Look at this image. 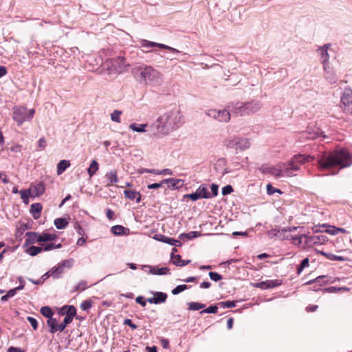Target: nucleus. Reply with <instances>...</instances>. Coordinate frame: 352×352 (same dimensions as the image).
<instances>
[{
  "instance_id": "obj_47",
  "label": "nucleus",
  "mask_w": 352,
  "mask_h": 352,
  "mask_svg": "<svg viewBox=\"0 0 352 352\" xmlns=\"http://www.w3.org/2000/svg\"><path fill=\"white\" fill-rule=\"evenodd\" d=\"M72 322V320L69 317H65L63 321L59 324V331H63L66 326L70 324Z\"/></svg>"
},
{
  "instance_id": "obj_11",
  "label": "nucleus",
  "mask_w": 352,
  "mask_h": 352,
  "mask_svg": "<svg viewBox=\"0 0 352 352\" xmlns=\"http://www.w3.org/2000/svg\"><path fill=\"white\" fill-rule=\"evenodd\" d=\"M320 135L325 138V135H323V132L320 131L319 129H314L309 126L305 131L300 133V138L304 140H315Z\"/></svg>"
},
{
  "instance_id": "obj_49",
  "label": "nucleus",
  "mask_w": 352,
  "mask_h": 352,
  "mask_svg": "<svg viewBox=\"0 0 352 352\" xmlns=\"http://www.w3.org/2000/svg\"><path fill=\"white\" fill-rule=\"evenodd\" d=\"M210 279L213 281L217 282L222 279V276L217 272H210L208 274Z\"/></svg>"
},
{
  "instance_id": "obj_64",
  "label": "nucleus",
  "mask_w": 352,
  "mask_h": 352,
  "mask_svg": "<svg viewBox=\"0 0 352 352\" xmlns=\"http://www.w3.org/2000/svg\"><path fill=\"white\" fill-rule=\"evenodd\" d=\"M8 352H25V351L23 349L19 348V347L10 346L8 348Z\"/></svg>"
},
{
  "instance_id": "obj_5",
  "label": "nucleus",
  "mask_w": 352,
  "mask_h": 352,
  "mask_svg": "<svg viewBox=\"0 0 352 352\" xmlns=\"http://www.w3.org/2000/svg\"><path fill=\"white\" fill-rule=\"evenodd\" d=\"M263 104L260 100H252L247 102H237L234 106H228L231 112L238 116L250 115L258 112Z\"/></svg>"
},
{
  "instance_id": "obj_53",
  "label": "nucleus",
  "mask_w": 352,
  "mask_h": 352,
  "mask_svg": "<svg viewBox=\"0 0 352 352\" xmlns=\"http://www.w3.org/2000/svg\"><path fill=\"white\" fill-rule=\"evenodd\" d=\"M29 190H21L19 191V194L21 195V198L23 200L25 203H26L28 201L29 194H30Z\"/></svg>"
},
{
  "instance_id": "obj_28",
  "label": "nucleus",
  "mask_w": 352,
  "mask_h": 352,
  "mask_svg": "<svg viewBox=\"0 0 352 352\" xmlns=\"http://www.w3.org/2000/svg\"><path fill=\"white\" fill-rule=\"evenodd\" d=\"M184 181L180 179L170 178L168 187L171 189H178L183 186Z\"/></svg>"
},
{
  "instance_id": "obj_4",
  "label": "nucleus",
  "mask_w": 352,
  "mask_h": 352,
  "mask_svg": "<svg viewBox=\"0 0 352 352\" xmlns=\"http://www.w3.org/2000/svg\"><path fill=\"white\" fill-rule=\"evenodd\" d=\"M133 72L140 82L146 84H159L162 81L161 74L151 66H136L133 68Z\"/></svg>"
},
{
  "instance_id": "obj_50",
  "label": "nucleus",
  "mask_w": 352,
  "mask_h": 352,
  "mask_svg": "<svg viewBox=\"0 0 352 352\" xmlns=\"http://www.w3.org/2000/svg\"><path fill=\"white\" fill-rule=\"evenodd\" d=\"M218 307L217 305H211L204 309L201 311V314L208 313V314H216L217 313Z\"/></svg>"
},
{
  "instance_id": "obj_63",
  "label": "nucleus",
  "mask_w": 352,
  "mask_h": 352,
  "mask_svg": "<svg viewBox=\"0 0 352 352\" xmlns=\"http://www.w3.org/2000/svg\"><path fill=\"white\" fill-rule=\"evenodd\" d=\"M86 289V282L85 281H81L75 287V291L77 290H85Z\"/></svg>"
},
{
  "instance_id": "obj_22",
  "label": "nucleus",
  "mask_w": 352,
  "mask_h": 352,
  "mask_svg": "<svg viewBox=\"0 0 352 352\" xmlns=\"http://www.w3.org/2000/svg\"><path fill=\"white\" fill-rule=\"evenodd\" d=\"M340 102L344 106L352 104V91L351 89H345L341 96Z\"/></svg>"
},
{
  "instance_id": "obj_14",
  "label": "nucleus",
  "mask_w": 352,
  "mask_h": 352,
  "mask_svg": "<svg viewBox=\"0 0 352 352\" xmlns=\"http://www.w3.org/2000/svg\"><path fill=\"white\" fill-rule=\"evenodd\" d=\"M281 285L280 280H267L265 281H261L254 285V287L261 288V289H267L274 288Z\"/></svg>"
},
{
  "instance_id": "obj_17",
  "label": "nucleus",
  "mask_w": 352,
  "mask_h": 352,
  "mask_svg": "<svg viewBox=\"0 0 352 352\" xmlns=\"http://www.w3.org/2000/svg\"><path fill=\"white\" fill-rule=\"evenodd\" d=\"M26 236L27 238L25 241V245L41 242V236L40 233L36 232H28L26 233Z\"/></svg>"
},
{
  "instance_id": "obj_21",
  "label": "nucleus",
  "mask_w": 352,
  "mask_h": 352,
  "mask_svg": "<svg viewBox=\"0 0 352 352\" xmlns=\"http://www.w3.org/2000/svg\"><path fill=\"white\" fill-rule=\"evenodd\" d=\"M45 185L42 182H39L34 186H32L29 191L32 192V196H40L45 192Z\"/></svg>"
},
{
  "instance_id": "obj_62",
  "label": "nucleus",
  "mask_w": 352,
  "mask_h": 352,
  "mask_svg": "<svg viewBox=\"0 0 352 352\" xmlns=\"http://www.w3.org/2000/svg\"><path fill=\"white\" fill-rule=\"evenodd\" d=\"M135 301L137 303L141 305L142 307H145L146 305L147 300H146L143 296H139L136 298Z\"/></svg>"
},
{
  "instance_id": "obj_20",
  "label": "nucleus",
  "mask_w": 352,
  "mask_h": 352,
  "mask_svg": "<svg viewBox=\"0 0 352 352\" xmlns=\"http://www.w3.org/2000/svg\"><path fill=\"white\" fill-rule=\"evenodd\" d=\"M62 315H65V317H69L73 320L74 317L76 314V309L73 305H65L61 309Z\"/></svg>"
},
{
  "instance_id": "obj_59",
  "label": "nucleus",
  "mask_w": 352,
  "mask_h": 352,
  "mask_svg": "<svg viewBox=\"0 0 352 352\" xmlns=\"http://www.w3.org/2000/svg\"><path fill=\"white\" fill-rule=\"evenodd\" d=\"M325 232L327 233H329V234H331V235H336V234H338L337 228L335 227V226H329L328 228L325 230Z\"/></svg>"
},
{
  "instance_id": "obj_2",
  "label": "nucleus",
  "mask_w": 352,
  "mask_h": 352,
  "mask_svg": "<svg viewBox=\"0 0 352 352\" xmlns=\"http://www.w3.org/2000/svg\"><path fill=\"white\" fill-rule=\"evenodd\" d=\"M318 164L321 170L338 167L340 169L349 167L352 165V154L344 148L334 150L323 154L318 160Z\"/></svg>"
},
{
  "instance_id": "obj_34",
  "label": "nucleus",
  "mask_w": 352,
  "mask_h": 352,
  "mask_svg": "<svg viewBox=\"0 0 352 352\" xmlns=\"http://www.w3.org/2000/svg\"><path fill=\"white\" fill-rule=\"evenodd\" d=\"M64 267H65L63 266L62 263H60L57 267L52 268L50 270V272L54 278H58L59 275L63 272Z\"/></svg>"
},
{
  "instance_id": "obj_24",
  "label": "nucleus",
  "mask_w": 352,
  "mask_h": 352,
  "mask_svg": "<svg viewBox=\"0 0 352 352\" xmlns=\"http://www.w3.org/2000/svg\"><path fill=\"white\" fill-rule=\"evenodd\" d=\"M170 258L176 266L182 267L190 263V260H182L179 254H174L173 252H171Z\"/></svg>"
},
{
  "instance_id": "obj_61",
  "label": "nucleus",
  "mask_w": 352,
  "mask_h": 352,
  "mask_svg": "<svg viewBox=\"0 0 352 352\" xmlns=\"http://www.w3.org/2000/svg\"><path fill=\"white\" fill-rule=\"evenodd\" d=\"M210 188H211V192H212V194H211L212 197L217 196L218 195L219 186L217 184H212L211 185Z\"/></svg>"
},
{
  "instance_id": "obj_19",
  "label": "nucleus",
  "mask_w": 352,
  "mask_h": 352,
  "mask_svg": "<svg viewBox=\"0 0 352 352\" xmlns=\"http://www.w3.org/2000/svg\"><path fill=\"white\" fill-rule=\"evenodd\" d=\"M144 268H148V272L154 275H166L169 272V269L166 267L158 268L148 265H142V269Z\"/></svg>"
},
{
  "instance_id": "obj_1",
  "label": "nucleus",
  "mask_w": 352,
  "mask_h": 352,
  "mask_svg": "<svg viewBox=\"0 0 352 352\" xmlns=\"http://www.w3.org/2000/svg\"><path fill=\"white\" fill-rule=\"evenodd\" d=\"M184 123V118L179 109L174 107L160 116L155 123L151 126L154 135H166L176 130Z\"/></svg>"
},
{
  "instance_id": "obj_7",
  "label": "nucleus",
  "mask_w": 352,
  "mask_h": 352,
  "mask_svg": "<svg viewBox=\"0 0 352 352\" xmlns=\"http://www.w3.org/2000/svg\"><path fill=\"white\" fill-rule=\"evenodd\" d=\"M206 114L219 122H227L230 120V113L227 109H209L206 111Z\"/></svg>"
},
{
  "instance_id": "obj_30",
  "label": "nucleus",
  "mask_w": 352,
  "mask_h": 352,
  "mask_svg": "<svg viewBox=\"0 0 352 352\" xmlns=\"http://www.w3.org/2000/svg\"><path fill=\"white\" fill-rule=\"evenodd\" d=\"M42 205L40 203H34L31 205V212L34 219H37L42 210Z\"/></svg>"
},
{
  "instance_id": "obj_10",
  "label": "nucleus",
  "mask_w": 352,
  "mask_h": 352,
  "mask_svg": "<svg viewBox=\"0 0 352 352\" xmlns=\"http://www.w3.org/2000/svg\"><path fill=\"white\" fill-rule=\"evenodd\" d=\"M304 236L305 239V243L308 246H311L313 245H322L328 241V238L327 237V236L324 234Z\"/></svg>"
},
{
  "instance_id": "obj_3",
  "label": "nucleus",
  "mask_w": 352,
  "mask_h": 352,
  "mask_svg": "<svg viewBox=\"0 0 352 352\" xmlns=\"http://www.w3.org/2000/svg\"><path fill=\"white\" fill-rule=\"evenodd\" d=\"M314 157L310 155L298 154L294 155L289 163L286 166L283 164V169L276 168L274 166L262 165L258 170L265 175L270 174L276 178H280L285 175L287 176H293L292 171H297L300 169V166L306 162L312 161Z\"/></svg>"
},
{
  "instance_id": "obj_31",
  "label": "nucleus",
  "mask_w": 352,
  "mask_h": 352,
  "mask_svg": "<svg viewBox=\"0 0 352 352\" xmlns=\"http://www.w3.org/2000/svg\"><path fill=\"white\" fill-rule=\"evenodd\" d=\"M54 223L57 229L61 230L65 228L69 222L65 218H57L54 220Z\"/></svg>"
},
{
  "instance_id": "obj_39",
  "label": "nucleus",
  "mask_w": 352,
  "mask_h": 352,
  "mask_svg": "<svg viewBox=\"0 0 352 352\" xmlns=\"http://www.w3.org/2000/svg\"><path fill=\"white\" fill-rule=\"evenodd\" d=\"M122 112L120 110H114L113 113L111 114V120L117 123H120V116L122 115Z\"/></svg>"
},
{
  "instance_id": "obj_36",
  "label": "nucleus",
  "mask_w": 352,
  "mask_h": 352,
  "mask_svg": "<svg viewBox=\"0 0 352 352\" xmlns=\"http://www.w3.org/2000/svg\"><path fill=\"white\" fill-rule=\"evenodd\" d=\"M41 314L47 318L48 319H50L52 318V316L54 314L52 309L50 307L44 306L41 308Z\"/></svg>"
},
{
  "instance_id": "obj_57",
  "label": "nucleus",
  "mask_w": 352,
  "mask_h": 352,
  "mask_svg": "<svg viewBox=\"0 0 352 352\" xmlns=\"http://www.w3.org/2000/svg\"><path fill=\"white\" fill-rule=\"evenodd\" d=\"M233 192V188L230 185H226L222 188V195H227Z\"/></svg>"
},
{
  "instance_id": "obj_15",
  "label": "nucleus",
  "mask_w": 352,
  "mask_h": 352,
  "mask_svg": "<svg viewBox=\"0 0 352 352\" xmlns=\"http://www.w3.org/2000/svg\"><path fill=\"white\" fill-rule=\"evenodd\" d=\"M323 69L324 76L327 81L331 85L336 83L338 78L335 74L333 69L330 67L329 65L327 66H324Z\"/></svg>"
},
{
  "instance_id": "obj_6",
  "label": "nucleus",
  "mask_w": 352,
  "mask_h": 352,
  "mask_svg": "<svg viewBox=\"0 0 352 352\" xmlns=\"http://www.w3.org/2000/svg\"><path fill=\"white\" fill-rule=\"evenodd\" d=\"M35 113L34 109H30L27 112V109L24 107H16L13 108V119L21 125L25 121H30Z\"/></svg>"
},
{
  "instance_id": "obj_32",
  "label": "nucleus",
  "mask_w": 352,
  "mask_h": 352,
  "mask_svg": "<svg viewBox=\"0 0 352 352\" xmlns=\"http://www.w3.org/2000/svg\"><path fill=\"white\" fill-rule=\"evenodd\" d=\"M99 165L96 160H94L87 169V173L89 177H92L98 170Z\"/></svg>"
},
{
  "instance_id": "obj_12",
  "label": "nucleus",
  "mask_w": 352,
  "mask_h": 352,
  "mask_svg": "<svg viewBox=\"0 0 352 352\" xmlns=\"http://www.w3.org/2000/svg\"><path fill=\"white\" fill-rule=\"evenodd\" d=\"M140 43H141L142 47H143L150 48V47H157L161 48V49L168 50L170 52H171L173 53H175V54L180 53V51H179L178 50L175 49V48H173L172 47H170L168 45H164V44H162V43H155V42H153V41H147V40H142L140 41Z\"/></svg>"
},
{
  "instance_id": "obj_56",
  "label": "nucleus",
  "mask_w": 352,
  "mask_h": 352,
  "mask_svg": "<svg viewBox=\"0 0 352 352\" xmlns=\"http://www.w3.org/2000/svg\"><path fill=\"white\" fill-rule=\"evenodd\" d=\"M139 173L143 174L144 173H153L155 175H158V170L157 169H148L142 168L138 170Z\"/></svg>"
},
{
  "instance_id": "obj_43",
  "label": "nucleus",
  "mask_w": 352,
  "mask_h": 352,
  "mask_svg": "<svg viewBox=\"0 0 352 352\" xmlns=\"http://www.w3.org/2000/svg\"><path fill=\"white\" fill-rule=\"evenodd\" d=\"M137 191L131 190H125L124 191V194L126 198L130 200H134L137 196Z\"/></svg>"
},
{
  "instance_id": "obj_25",
  "label": "nucleus",
  "mask_w": 352,
  "mask_h": 352,
  "mask_svg": "<svg viewBox=\"0 0 352 352\" xmlns=\"http://www.w3.org/2000/svg\"><path fill=\"white\" fill-rule=\"evenodd\" d=\"M105 177L108 181V186L112 185L113 184L117 183L118 182V178L117 175V171L115 170H112L106 173Z\"/></svg>"
},
{
  "instance_id": "obj_40",
  "label": "nucleus",
  "mask_w": 352,
  "mask_h": 352,
  "mask_svg": "<svg viewBox=\"0 0 352 352\" xmlns=\"http://www.w3.org/2000/svg\"><path fill=\"white\" fill-rule=\"evenodd\" d=\"M218 305L222 308H232L235 307L236 305V301H222L218 303Z\"/></svg>"
},
{
  "instance_id": "obj_26",
  "label": "nucleus",
  "mask_w": 352,
  "mask_h": 352,
  "mask_svg": "<svg viewBox=\"0 0 352 352\" xmlns=\"http://www.w3.org/2000/svg\"><path fill=\"white\" fill-rule=\"evenodd\" d=\"M47 324L50 327V332L52 333H54L57 331H59V324H58V320L54 318H52L48 319L47 321Z\"/></svg>"
},
{
  "instance_id": "obj_37",
  "label": "nucleus",
  "mask_w": 352,
  "mask_h": 352,
  "mask_svg": "<svg viewBox=\"0 0 352 352\" xmlns=\"http://www.w3.org/2000/svg\"><path fill=\"white\" fill-rule=\"evenodd\" d=\"M41 242L53 241L56 239L55 234H50L47 232H43L41 234Z\"/></svg>"
},
{
  "instance_id": "obj_55",
  "label": "nucleus",
  "mask_w": 352,
  "mask_h": 352,
  "mask_svg": "<svg viewBox=\"0 0 352 352\" xmlns=\"http://www.w3.org/2000/svg\"><path fill=\"white\" fill-rule=\"evenodd\" d=\"M91 307V300H85L80 304V308L84 311H87Z\"/></svg>"
},
{
  "instance_id": "obj_13",
  "label": "nucleus",
  "mask_w": 352,
  "mask_h": 352,
  "mask_svg": "<svg viewBox=\"0 0 352 352\" xmlns=\"http://www.w3.org/2000/svg\"><path fill=\"white\" fill-rule=\"evenodd\" d=\"M330 44H325L318 49V52L320 54L321 63L322 66H327L329 65V55L328 53V50L330 47Z\"/></svg>"
},
{
  "instance_id": "obj_54",
  "label": "nucleus",
  "mask_w": 352,
  "mask_h": 352,
  "mask_svg": "<svg viewBox=\"0 0 352 352\" xmlns=\"http://www.w3.org/2000/svg\"><path fill=\"white\" fill-rule=\"evenodd\" d=\"M27 320L30 323L34 330H36L38 329V322L34 318L28 316Z\"/></svg>"
},
{
  "instance_id": "obj_46",
  "label": "nucleus",
  "mask_w": 352,
  "mask_h": 352,
  "mask_svg": "<svg viewBox=\"0 0 352 352\" xmlns=\"http://www.w3.org/2000/svg\"><path fill=\"white\" fill-rule=\"evenodd\" d=\"M325 257L331 261H346V258H344L343 256H337V255H335L331 253L325 254Z\"/></svg>"
},
{
  "instance_id": "obj_38",
  "label": "nucleus",
  "mask_w": 352,
  "mask_h": 352,
  "mask_svg": "<svg viewBox=\"0 0 352 352\" xmlns=\"http://www.w3.org/2000/svg\"><path fill=\"white\" fill-rule=\"evenodd\" d=\"M206 307L204 304L197 302H192L188 303V309L190 310L198 311L201 309H203Z\"/></svg>"
},
{
  "instance_id": "obj_9",
  "label": "nucleus",
  "mask_w": 352,
  "mask_h": 352,
  "mask_svg": "<svg viewBox=\"0 0 352 352\" xmlns=\"http://www.w3.org/2000/svg\"><path fill=\"white\" fill-rule=\"evenodd\" d=\"M331 277L327 276H319L314 280H309L306 283L307 285H314L312 289L314 291H319L321 289L322 284L333 283L331 280Z\"/></svg>"
},
{
  "instance_id": "obj_33",
  "label": "nucleus",
  "mask_w": 352,
  "mask_h": 352,
  "mask_svg": "<svg viewBox=\"0 0 352 352\" xmlns=\"http://www.w3.org/2000/svg\"><path fill=\"white\" fill-rule=\"evenodd\" d=\"M146 124H137L136 123H132L129 125V129L135 132L143 133L146 131Z\"/></svg>"
},
{
  "instance_id": "obj_45",
  "label": "nucleus",
  "mask_w": 352,
  "mask_h": 352,
  "mask_svg": "<svg viewBox=\"0 0 352 352\" xmlns=\"http://www.w3.org/2000/svg\"><path fill=\"white\" fill-rule=\"evenodd\" d=\"M43 249L44 251H50L53 249L60 248L62 247V245L60 243L56 245L53 243H47L46 245L43 244Z\"/></svg>"
},
{
  "instance_id": "obj_48",
  "label": "nucleus",
  "mask_w": 352,
  "mask_h": 352,
  "mask_svg": "<svg viewBox=\"0 0 352 352\" xmlns=\"http://www.w3.org/2000/svg\"><path fill=\"white\" fill-rule=\"evenodd\" d=\"M165 243L174 245L175 247H180L182 245V243L179 240H176L169 237L167 238Z\"/></svg>"
},
{
  "instance_id": "obj_35",
  "label": "nucleus",
  "mask_w": 352,
  "mask_h": 352,
  "mask_svg": "<svg viewBox=\"0 0 352 352\" xmlns=\"http://www.w3.org/2000/svg\"><path fill=\"white\" fill-rule=\"evenodd\" d=\"M43 250V248L32 245L27 249L26 252L29 255L34 256L41 252Z\"/></svg>"
},
{
  "instance_id": "obj_60",
  "label": "nucleus",
  "mask_w": 352,
  "mask_h": 352,
  "mask_svg": "<svg viewBox=\"0 0 352 352\" xmlns=\"http://www.w3.org/2000/svg\"><path fill=\"white\" fill-rule=\"evenodd\" d=\"M124 324L129 326L133 329H136L138 326L134 324L131 319L126 318L124 320Z\"/></svg>"
},
{
  "instance_id": "obj_29",
  "label": "nucleus",
  "mask_w": 352,
  "mask_h": 352,
  "mask_svg": "<svg viewBox=\"0 0 352 352\" xmlns=\"http://www.w3.org/2000/svg\"><path fill=\"white\" fill-rule=\"evenodd\" d=\"M69 166V161L65 160H60L57 164V175H61Z\"/></svg>"
},
{
  "instance_id": "obj_41",
  "label": "nucleus",
  "mask_w": 352,
  "mask_h": 352,
  "mask_svg": "<svg viewBox=\"0 0 352 352\" xmlns=\"http://www.w3.org/2000/svg\"><path fill=\"white\" fill-rule=\"evenodd\" d=\"M188 288V286L187 285H179L177 286L175 288H174L171 293L173 295H177L180 294L181 292H184V290L187 289Z\"/></svg>"
},
{
  "instance_id": "obj_51",
  "label": "nucleus",
  "mask_w": 352,
  "mask_h": 352,
  "mask_svg": "<svg viewBox=\"0 0 352 352\" xmlns=\"http://www.w3.org/2000/svg\"><path fill=\"white\" fill-rule=\"evenodd\" d=\"M236 137L232 139L226 140V146L228 148H234L236 151Z\"/></svg>"
},
{
  "instance_id": "obj_52",
  "label": "nucleus",
  "mask_w": 352,
  "mask_h": 352,
  "mask_svg": "<svg viewBox=\"0 0 352 352\" xmlns=\"http://www.w3.org/2000/svg\"><path fill=\"white\" fill-rule=\"evenodd\" d=\"M114 63H118L120 69H123L126 67L125 58L123 56H118L114 60Z\"/></svg>"
},
{
  "instance_id": "obj_42",
  "label": "nucleus",
  "mask_w": 352,
  "mask_h": 352,
  "mask_svg": "<svg viewBox=\"0 0 352 352\" xmlns=\"http://www.w3.org/2000/svg\"><path fill=\"white\" fill-rule=\"evenodd\" d=\"M266 190H267V193L269 195H272L274 194L275 192H278L279 194L283 193V192L280 189L273 187L271 184H268L267 185Z\"/></svg>"
},
{
  "instance_id": "obj_58",
  "label": "nucleus",
  "mask_w": 352,
  "mask_h": 352,
  "mask_svg": "<svg viewBox=\"0 0 352 352\" xmlns=\"http://www.w3.org/2000/svg\"><path fill=\"white\" fill-rule=\"evenodd\" d=\"M47 146V142L45 138H41L38 142V148L39 150H43Z\"/></svg>"
},
{
  "instance_id": "obj_23",
  "label": "nucleus",
  "mask_w": 352,
  "mask_h": 352,
  "mask_svg": "<svg viewBox=\"0 0 352 352\" xmlns=\"http://www.w3.org/2000/svg\"><path fill=\"white\" fill-rule=\"evenodd\" d=\"M111 230L115 235L121 236L129 234V229L121 225H116L111 227Z\"/></svg>"
},
{
  "instance_id": "obj_27",
  "label": "nucleus",
  "mask_w": 352,
  "mask_h": 352,
  "mask_svg": "<svg viewBox=\"0 0 352 352\" xmlns=\"http://www.w3.org/2000/svg\"><path fill=\"white\" fill-rule=\"evenodd\" d=\"M201 235V232L197 231H191L188 233H182L179 236V239L180 240H184V239H186L188 240H191L192 239L199 237Z\"/></svg>"
},
{
  "instance_id": "obj_18",
  "label": "nucleus",
  "mask_w": 352,
  "mask_h": 352,
  "mask_svg": "<svg viewBox=\"0 0 352 352\" xmlns=\"http://www.w3.org/2000/svg\"><path fill=\"white\" fill-rule=\"evenodd\" d=\"M236 151H243L249 148L251 146L250 139L242 137H236Z\"/></svg>"
},
{
  "instance_id": "obj_44",
  "label": "nucleus",
  "mask_w": 352,
  "mask_h": 352,
  "mask_svg": "<svg viewBox=\"0 0 352 352\" xmlns=\"http://www.w3.org/2000/svg\"><path fill=\"white\" fill-rule=\"evenodd\" d=\"M277 233H278V238H279L280 239H281V240H290L291 234H288L287 232V231H284V228H283L280 230H278Z\"/></svg>"
},
{
  "instance_id": "obj_16",
  "label": "nucleus",
  "mask_w": 352,
  "mask_h": 352,
  "mask_svg": "<svg viewBox=\"0 0 352 352\" xmlns=\"http://www.w3.org/2000/svg\"><path fill=\"white\" fill-rule=\"evenodd\" d=\"M167 299V294L162 292H155L153 293V297L147 299V302L151 304L164 303Z\"/></svg>"
},
{
  "instance_id": "obj_8",
  "label": "nucleus",
  "mask_w": 352,
  "mask_h": 352,
  "mask_svg": "<svg viewBox=\"0 0 352 352\" xmlns=\"http://www.w3.org/2000/svg\"><path fill=\"white\" fill-rule=\"evenodd\" d=\"M184 197L195 201L199 199H210L212 196L206 186L205 185H201L197 189L196 192L190 194H186L184 195Z\"/></svg>"
}]
</instances>
